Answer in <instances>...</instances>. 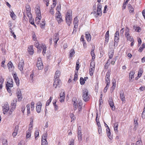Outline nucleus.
<instances>
[{
    "instance_id": "1",
    "label": "nucleus",
    "mask_w": 145,
    "mask_h": 145,
    "mask_svg": "<svg viewBox=\"0 0 145 145\" xmlns=\"http://www.w3.org/2000/svg\"><path fill=\"white\" fill-rule=\"evenodd\" d=\"M82 97L85 101H88L90 99V95L89 94L88 90L84 89L82 91Z\"/></svg>"
},
{
    "instance_id": "2",
    "label": "nucleus",
    "mask_w": 145,
    "mask_h": 145,
    "mask_svg": "<svg viewBox=\"0 0 145 145\" xmlns=\"http://www.w3.org/2000/svg\"><path fill=\"white\" fill-rule=\"evenodd\" d=\"M66 20L68 25L69 26L72 21V13L71 10H68L66 15Z\"/></svg>"
},
{
    "instance_id": "3",
    "label": "nucleus",
    "mask_w": 145,
    "mask_h": 145,
    "mask_svg": "<svg viewBox=\"0 0 145 145\" xmlns=\"http://www.w3.org/2000/svg\"><path fill=\"white\" fill-rule=\"evenodd\" d=\"M72 100L73 102V104L74 106V110H75L77 109L78 106L79 105L80 102H82V101L79 100H77L76 98H73Z\"/></svg>"
},
{
    "instance_id": "4",
    "label": "nucleus",
    "mask_w": 145,
    "mask_h": 145,
    "mask_svg": "<svg viewBox=\"0 0 145 145\" xmlns=\"http://www.w3.org/2000/svg\"><path fill=\"white\" fill-rule=\"evenodd\" d=\"M47 135L45 133L43 135L41 139V145H48V143L46 140Z\"/></svg>"
},
{
    "instance_id": "5",
    "label": "nucleus",
    "mask_w": 145,
    "mask_h": 145,
    "mask_svg": "<svg viewBox=\"0 0 145 145\" xmlns=\"http://www.w3.org/2000/svg\"><path fill=\"white\" fill-rule=\"evenodd\" d=\"M13 82L10 80V82H7L6 84V88L8 92H10L11 91L10 88L13 86Z\"/></svg>"
},
{
    "instance_id": "6",
    "label": "nucleus",
    "mask_w": 145,
    "mask_h": 145,
    "mask_svg": "<svg viewBox=\"0 0 145 145\" xmlns=\"http://www.w3.org/2000/svg\"><path fill=\"white\" fill-rule=\"evenodd\" d=\"M110 71L108 70V72L106 73L105 77V81L106 83L107 86H108L110 84Z\"/></svg>"
},
{
    "instance_id": "7",
    "label": "nucleus",
    "mask_w": 145,
    "mask_h": 145,
    "mask_svg": "<svg viewBox=\"0 0 145 145\" xmlns=\"http://www.w3.org/2000/svg\"><path fill=\"white\" fill-rule=\"evenodd\" d=\"M9 109V107L8 103H6L4 104L3 106V112L4 114H6V113L8 111Z\"/></svg>"
},
{
    "instance_id": "8",
    "label": "nucleus",
    "mask_w": 145,
    "mask_h": 145,
    "mask_svg": "<svg viewBox=\"0 0 145 145\" xmlns=\"http://www.w3.org/2000/svg\"><path fill=\"white\" fill-rule=\"evenodd\" d=\"M60 82L61 81L59 80V79H56V80L54 79L53 87L55 88H59L60 87Z\"/></svg>"
},
{
    "instance_id": "9",
    "label": "nucleus",
    "mask_w": 145,
    "mask_h": 145,
    "mask_svg": "<svg viewBox=\"0 0 145 145\" xmlns=\"http://www.w3.org/2000/svg\"><path fill=\"white\" fill-rule=\"evenodd\" d=\"M42 106V104L40 102H38L36 104V110L37 113H39L41 112Z\"/></svg>"
},
{
    "instance_id": "10",
    "label": "nucleus",
    "mask_w": 145,
    "mask_h": 145,
    "mask_svg": "<svg viewBox=\"0 0 145 145\" xmlns=\"http://www.w3.org/2000/svg\"><path fill=\"white\" fill-rule=\"evenodd\" d=\"M35 12L37 14V17L36 18V21L37 18L39 20H40L41 18V12L39 8H37L35 10Z\"/></svg>"
},
{
    "instance_id": "11",
    "label": "nucleus",
    "mask_w": 145,
    "mask_h": 145,
    "mask_svg": "<svg viewBox=\"0 0 145 145\" xmlns=\"http://www.w3.org/2000/svg\"><path fill=\"white\" fill-rule=\"evenodd\" d=\"M101 8V3H99L97 5V15L99 16H101L102 15Z\"/></svg>"
},
{
    "instance_id": "12",
    "label": "nucleus",
    "mask_w": 145,
    "mask_h": 145,
    "mask_svg": "<svg viewBox=\"0 0 145 145\" xmlns=\"http://www.w3.org/2000/svg\"><path fill=\"white\" fill-rule=\"evenodd\" d=\"M95 70V64H90L89 69V74L91 76L93 75Z\"/></svg>"
},
{
    "instance_id": "13",
    "label": "nucleus",
    "mask_w": 145,
    "mask_h": 145,
    "mask_svg": "<svg viewBox=\"0 0 145 145\" xmlns=\"http://www.w3.org/2000/svg\"><path fill=\"white\" fill-rule=\"evenodd\" d=\"M108 103L112 110L113 111L114 110H115V107L114 105V103L111 98H109L108 100Z\"/></svg>"
},
{
    "instance_id": "14",
    "label": "nucleus",
    "mask_w": 145,
    "mask_h": 145,
    "mask_svg": "<svg viewBox=\"0 0 145 145\" xmlns=\"http://www.w3.org/2000/svg\"><path fill=\"white\" fill-rule=\"evenodd\" d=\"M13 76L14 80L15 81L17 86L19 85V80L16 73H13Z\"/></svg>"
},
{
    "instance_id": "15",
    "label": "nucleus",
    "mask_w": 145,
    "mask_h": 145,
    "mask_svg": "<svg viewBox=\"0 0 145 145\" xmlns=\"http://www.w3.org/2000/svg\"><path fill=\"white\" fill-rule=\"evenodd\" d=\"M59 40V34L58 33H55L53 36V40L55 43V45L57 44V42Z\"/></svg>"
},
{
    "instance_id": "16",
    "label": "nucleus",
    "mask_w": 145,
    "mask_h": 145,
    "mask_svg": "<svg viewBox=\"0 0 145 145\" xmlns=\"http://www.w3.org/2000/svg\"><path fill=\"white\" fill-rule=\"evenodd\" d=\"M78 140L79 141H81L82 139V134L80 128H78Z\"/></svg>"
},
{
    "instance_id": "17",
    "label": "nucleus",
    "mask_w": 145,
    "mask_h": 145,
    "mask_svg": "<svg viewBox=\"0 0 145 145\" xmlns=\"http://www.w3.org/2000/svg\"><path fill=\"white\" fill-rule=\"evenodd\" d=\"M119 33L118 31H117L115 33L114 41L115 42H118L119 39Z\"/></svg>"
},
{
    "instance_id": "18",
    "label": "nucleus",
    "mask_w": 145,
    "mask_h": 145,
    "mask_svg": "<svg viewBox=\"0 0 145 145\" xmlns=\"http://www.w3.org/2000/svg\"><path fill=\"white\" fill-rule=\"evenodd\" d=\"M135 74V72L134 71H132L130 72L129 74V80L130 82H132V79L134 78V75Z\"/></svg>"
},
{
    "instance_id": "19",
    "label": "nucleus",
    "mask_w": 145,
    "mask_h": 145,
    "mask_svg": "<svg viewBox=\"0 0 145 145\" xmlns=\"http://www.w3.org/2000/svg\"><path fill=\"white\" fill-rule=\"evenodd\" d=\"M60 75V72L58 70L56 71L55 74L54 79H55V80L59 79V77Z\"/></svg>"
},
{
    "instance_id": "20",
    "label": "nucleus",
    "mask_w": 145,
    "mask_h": 145,
    "mask_svg": "<svg viewBox=\"0 0 145 145\" xmlns=\"http://www.w3.org/2000/svg\"><path fill=\"white\" fill-rule=\"evenodd\" d=\"M28 51L30 55H32L33 54L34 50L32 45H31L28 47Z\"/></svg>"
},
{
    "instance_id": "21",
    "label": "nucleus",
    "mask_w": 145,
    "mask_h": 145,
    "mask_svg": "<svg viewBox=\"0 0 145 145\" xmlns=\"http://www.w3.org/2000/svg\"><path fill=\"white\" fill-rule=\"evenodd\" d=\"M114 55V50L112 49H110L109 50L108 53V56L109 59L112 58Z\"/></svg>"
},
{
    "instance_id": "22",
    "label": "nucleus",
    "mask_w": 145,
    "mask_h": 145,
    "mask_svg": "<svg viewBox=\"0 0 145 145\" xmlns=\"http://www.w3.org/2000/svg\"><path fill=\"white\" fill-rule=\"evenodd\" d=\"M17 95L19 101L21 100L22 99V94L20 90H18L17 92Z\"/></svg>"
},
{
    "instance_id": "23",
    "label": "nucleus",
    "mask_w": 145,
    "mask_h": 145,
    "mask_svg": "<svg viewBox=\"0 0 145 145\" xmlns=\"http://www.w3.org/2000/svg\"><path fill=\"white\" fill-rule=\"evenodd\" d=\"M85 36L86 39L88 42L90 41L91 39V36L89 32H87L85 33Z\"/></svg>"
},
{
    "instance_id": "24",
    "label": "nucleus",
    "mask_w": 145,
    "mask_h": 145,
    "mask_svg": "<svg viewBox=\"0 0 145 145\" xmlns=\"http://www.w3.org/2000/svg\"><path fill=\"white\" fill-rule=\"evenodd\" d=\"M78 20L77 17H76L74 19V27L77 28L78 27Z\"/></svg>"
},
{
    "instance_id": "25",
    "label": "nucleus",
    "mask_w": 145,
    "mask_h": 145,
    "mask_svg": "<svg viewBox=\"0 0 145 145\" xmlns=\"http://www.w3.org/2000/svg\"><path fill=\"white\" fill-rule=\"evenodd\" d=\"M120 98L122 101L123 102L124 101H125V98L123 92V91H120Z\"/></svg>"
},
{
    "instance_id": "26",
    "label": "nucleus",
    "mask_w": 145,
    "mask_h": 145,
    "mask_svg": "<svg viewBox=\"0 0 145 145\" xmlns=\"http://www.w3.org/2000/svg\"><path fill=\"white\" fill-rule=\"evenodd\" d=\"M17 102V99H14L12 101L11 103V105L12 106H13V108L15 109V106L16 105V102Z\"/></svg>"
},
{
    "instance_id": "27",
    "label": "nucleus",
    "mask_w": 145,
    "mask_h": 145,
    "mask_svg": "<svg viewBox=\"0 0 145 145\" xmlns=\"http://www.w3.org/2000/svg\"><path fill=\"white\" fill-rule=\"evenodd\" d=\"M125 35L126 38L130 35L129 34V29L127 27H126L125 32Z\"/></svg>"
},
{
    "instance_id": "28",
    "label": "nucleus",
    "mask_w": 145,
    "mask_h": 145,
    "mask_svg": "<svg viewBox=\"0 0 145 145\" xmlns=\"http://www.w3.org/2000/svg\"><path fill=\"white\" fill-rule=\"evenodd\" d=\"M42 54L44 55L46 54V46L45 44H42Z\"/></svg>"
},
{
    "instance_id": "29",
    "label": "nucleus",
    "mask_w": 145,
    "mask_h": 145,
    "mask_svg": "<svg viewBox=\"0 0 145 145\" xmlns=\"http://www.w3.org/2000/svg\"><path fill=\"white\" fill-rule=\"evenodd\" d=\"M8 67L10 71H12L14 69L13 64H7Z\"/></svg>"
},
{
    "instance_id": "30",
    "label": "nucleus",
    "mask_w": 145,
    "mask_h": 145,
    "mask_svg": "<svg viewBox=\"0 0 145 145\" xmlns=\"http://www.w3.org/2000/svg\"><path fill=\"white\" fill-rule=\"evenodd\" d=\"M128 7L130 13H133L134 12V10L132 6L130 4H129L128 5Z\"/></svg>"
},
{
    "instance_id": "31",
    "label": "nucleus",
    "mask_w": 145,
    "mask_h": 145,
    "mask_svg": "<svg viewBox=\"0 0 145 145\" xmlns=\"http://www.w3.org/2000/svg\"><path fill=\"white\" fill-rule=\"evenodd\" d=\"M69 57H72L75 53L74 50L73 49H71L70 51Z\"/></svg>"
},
{
    "instance_id": "32",
    "label": "nucleus",
    "mask_w": 145,
    "mask_h": 145,
    "mask_svg": "<svg viewBox=\"0 0 145 145\" xmlns=\"http://www.w3.org/2000/svg\"><path fill=\"white\" fill-rule=\"evenodd\" d=\"M4 81V79L2 77L0 78V92L3 87V84Z\"/></svg>"
},
{
    "instance_id": "33",
    "label": "nucleus",
    "mask_w": 145,
    "mask_h": 145,
    "mask_svg": "<svg viewBox=\"0 0 145 145\" xmlns=\"http://www.w3.org/2000/svg\"><path fill=\"white\" fill-rule=\"evenodd\" d=\"M106 132L108 137L110 139H111L112 138V137L110 135L111 133L109 127L106 129Z\"/></svg>"
},
{
    "instance_id": "34",
    "label": "nucleus",
    "mask_w": 145,
    "mask_h": 145,
    "mask_svg": "<svg viewBox=\"0 0 145 145\" xmlns=\"http://www.w3.org/2000/svg\"><path fill=\"white\" fill-rule=\"evenodd\" d=\"M31 131H29V130L27 131L26 132V137L27 138H29L31 136Z\"/></svg>"
},
{
    "instance_id": "35",
    "label": "nucleus",
    "mask_w": 145,
    "mask_h": 145,
    "mask_svg": "<svg viewBox=\"0 0 145 145\" xmlns=\"http://www.w3.org/2000/svg\"><path fill=\"white\" fill-rule=\"evenodd\" d=\"M18 67L19 69L21 71H22L24 68H24V64H18Z\"/></svg>"
},
{
    "instance_id": "36",
    "label": "nucleus",
    "mask_w": 145,
    "mask_h": 145,
    "mask_svg": "<svg viewBox=\"0 0 145 145\" xmlns=\"http://www.w3.org/2000/svg\"><path fill=\"white\" fill-rule=\"evenodd\" d=\"M27 109V114L28 115L30 114L31 112L30 111V105L29 104H27L26 106Z\"/></svg>"
},
{
    "instance_id": "37",
    "label": "nucleus",
    "mask_w": 145,
    "mask_h": 145,
    "mask_svg": "<svg viewBox=\"0 0 145 145\" xmlns=\"http://www.w3.org/2000/svg\"><path fill=\"white\" fill-rule=\"evenodd\" d=\"M143 72V71L142 69H140L138 71L137 77L138 78H140Z\"/></svg>"
},
{
    "instance_id": "38",
    "label": "nucleus",
    "mask_w": 145,
    "mask_h": 145,
    "mask_svg": "<svg viewBox=\"0 0 145 145\" xmlns=\"http://www.w3.org/2000/svg\"><path fill=\"white\" fill-rule=\"evenodd\" d=\"M112 86L111 88V89L112 90H114L116 86V81L115 80H112Z\"/></svg>"
},
{
    "instance_id": "39",
    "label": "nucleus",
    "mask_w": 145,
    "mask_h": 145,
    "mask_svg": "<svg viewBox=\"0 0 145 145\" xmlns=\"http://www.w3.org/2000/svg\"><path fill=\"white\" fill-rule=\"evenodd\" d=\"M78 71H75V74L74 76V78L73 79V80L76 82L77 80L78 79Z\"/></svg>"
},
{
    "instance_id": "40",
    "label": "nucleus",
    "mask_w": 145,
    "mask_h": 145,
    "mask_svg": "<svg viewBox=\"0 0 145 145\" xmlns=\"http://www.w3.org/2000/svg\"><path fill=\"white\" fill-rule=\"evenodd\" d=\"M118 125L117 123H114V130L116 132H117L118 131Z\"/></svg>"
},
{
    "instance_id": "41",
    "label": "nucleus",
    "mask_w": 145,
    "mask_h": 145,
    "mask_svg": "<svg viewBox=\"0 0 145 145\" xmlns=\"http://www.w3.org/2000/svg\"><path fill=\"white\" fill-rule=\"evenodd\" d=\"M36 65L39 70H40L43 69V64H36Z\"/></svg>"
},
{
    "instance_id": "42",
    "label": "nucleus",
    "mask_w": 145,
    "mask_h": 145,
    "mask_svg": "<svg viewBox=\"0 0 145 145\" xmlns=\"http://www.w3.org/2000/svg\"><path fill=\"white\" fill-rule=\"evenodd\" d=\"M11 17L13 20H15L16 18V16L15 14L14 13L13 11L11 12L10 14Z\"/></svg>"
},
{
    "instance_id": "43",
    "label": "nucleus",
    "mask_w": 145,
    "mask_h": 145,
    "mask_svg": "<svg viewBox=\"0 0 145 145\" xmlns=\"http://www.w3.org/2000/svg\"><path fill=\"white\" fill-rule=\"evenodd\" d=\"M133 28L135 29V31L136 32H139L140 31L141 28L140 27L134 26Z\"/></svg>"
},
{
    "instance_id": "44",
    "label": "nucleus",
    "mask_w": 145,
    "mask_h": 145,
    "mask_svg": "<svg viewBox=\"0 0 145 145\" xmlns=\"http://www.w3.org/2000/svg\"><path fill=\"white\" fill-rule=\"evenodd\" d=\"M33 123L30 122L29 125V129L28 130H29V131H31L33 129Z\"/></svg>"
},
{
    "instance_id": "45",
    "label": "nucleus",
    "mask_w": 145,
    "mask_h": 145,
    "mask_svg": "<svg viewBox=\"0 0 145 145\" xmlns=\"http://www.w3.org/2000/svg\"><path fill=\"white\" fill-rule=\"evenodd\" d=\"M52 99H53V98L52 97H50L49 99L46 102V106H48L50 104V103H51Z\"/></svg>"
},
{
    "instance_id": "46",
    "label": "nucleus",
    "mask_w": 145,
    "mask_h": 145,
    "mask_svg": "<svg viewBox=\"0 0 145 145\" xmlns=\"http://www.w3.org/2000/svg\"><path fill=\"white\" fill-rule=\"evenodd\" d=\"M78 111L79 112L80 111L82 108V102H80L79 103V105L78 106Z\"/></svg>"
},
{
    "instance_id": "47",
    "label": "nucleus",
    "mask_w": 145,
    "mask_h": 145,
    "mask_svg": "<svg viewBox=\"0 0 145 145\" xmlns=\"http://www.w3.org/2000/svg\"><path fill=\"white\" fill-rule=\"evenodd\" d=\"M56 18H62L61 14L60 12H57L56 13Z\"/></svg>"
},
{
    "instance_id": "48",
    "label": "nucleus",
    "mask_w": 145,
    "mask_h": 145,
    "mask_svg": "<svg viewBox=\"0 0 145 145\" xmlns=\"http://www.w3.org/2000/svg\"><path fill=\"white\" fill-rule=\"evenodd\" d=\"M39 131L37 130L35 131V137L36 140V138L39 136Z\"/></svg>"
},
{
    "instance_id": "49",
    "label": "nucleus",
    "mask_w": 145,
    "mask_h": 145,
    "mask_svg": "<svg viewBox=\"0 0 145 145\" xmlns=\"http://www.w3.org/2000/svg\"><path fill=\"white\" fill-rule=\"evenodd\" d=\"M31 111H33L34 110V103L33 102H32L31 103Z\"/></svg>"
},
{
    "instance_id": "50",
    "label": "nucleus",
    "mask_w": 145,
    "mask_h": 145,
    "mask_svg": "<svg viewBox=\"0 0 145 145\" xmlns=\"http://www.w3.org/2000/svg\"><path fill=\"white\" fill-rule=\"evenodd\" d=\"M35 45L37 48H39V47L41 46L40 44L39 43L38 41H36L35 42Z\"/></svg>"
},
{
    "instance_id": "51",
    "label": "nucleus",
    "mask_w": 145,
    "mask_h": 145,
    "mask_svg": "<svg viewBox=\"0 0 145 145\" xmlns=\"http://www.w3.org/2000/svg\"><path fill=\"white\" fill-rule=\"evenodd\" d=\"M80 82L81 85H83L85 83V80L82 77H81L80 79Z\"/></svg>"
},
{
    "instance_id": "52",
    "label": "nucleus",
    "mask_w": 145,
    "mask_h": 145,
    "mask_svg": "<svg viewBox=\"0 0 145 145\" xmlns=\"http://www.w3.org/2000/svg\"><path fill=\"white\" fill-rule=\"evenodd\" d=\"M126 38L127 40H129L131 41H133V40H134L133 37L131 36H130V35L129 36V37H127Z\"/></svg>"
},
{
    "instance_id": "53",
    "label": "nucleus",
    "mask_w": 145,
    "mask_h": 145,
    "mask_svg": "<svg viewBox=\"0 0 145 145\" xmlns=\"http://www.w3.org/2000/svg\"><path fill=\"white\" fill-rule=\"evenodd\" d=\"M27 11H31V7L29 5L27 4L25 7Z\"/></svg>"
},
{
    "instance_id": "54",
    "label": "nucleus",
    "mask_w": 145,
    "mask_h": 145,
    "mask_svg": "<svg viewBox=\"0 0 145 145\" xmlns=\"http://www.w3.org/2000/svg\"><path fill=\"white\" fill-rule=\"evenodd\" d=\"M91 55L92 57V59H94L95 58V55L94 52H91Z\"/></svg>"
},
{
    "instance_id": "55",
    "label": "nucleus",
    "mask_w": 145,
    "mask_h": 145,
    "mask_svg": "<svg viewBox=\"0 0 145 145\" xmlns=\"http://www.w3.org/2000/svg\"><path fill=\"white\" fill-rule=\"evenodd\" d=\"M27 14L29 18H32V15L30 11H27Z\"/></svg>"
},
{
    "instance_id": "56",
    "label": "nucleus",
    "mask_w": 145,
    "mask_h": 145,
    "mask_svg": "<svg viewBox=\"0 0 145 145\" xmlns=\"http://www.w3.org/2000/svg\"><path fill=\"white\" fill-rule=\"evenodd\" d=\"M56 10L57 11V12H60L61 10V5L60 4L59 5H57Z\"/></svg>"
},
{
    "instance_id": "57",
    "label": "nucleus",
    "mask_w": 145,
    "mask_h": 145,
    "mask_svg": "<svg viewBox=\"0 0 145 145\" xmlns=\"http://www.w3.org/2000/svg\"><path fill=\"white\" fill-rule=\"evenodd\" d=\"M42 23H43V24H40V27L41 28H44L45 25V21L44 20H43L42 21Z\"/></svg>"
},
{
    "instance_id": "58",
    "label": "nucleus",
    "mask_w": 145,
    "mask_h": 145,
    "mask_svg": "<svg viewBox=\"0 0 145 145\" xmlns=\"http://www.w3.org/2000/svg\"><path fill=\"white\" fill-rule=\"evenodd\" d=\"M98 132L99 134H100L101 136L102 129L101 127L99 126V127H98Z\"/></svg>"
},
{
    "instance_id": "59",
    "label": "nucleus",
    "mask_w": 145,
    "mask_h": 145,
    "mask_svg": "<svg viewBox=\"0 0 145 145\" xmlns=\"http://www.w3.org/2000/svg\"><path fill=\"white\" fill-rule=\"evenodd\" d=\"M34 76V74L33 72L32 73L30 74V79H31L32 82L34 80L33 79Z\"/></svg>"
},
{
    "instance_id": "60",
    "label": "nucleus",
    "mask_w": 145,
    "mask_h": 145,
    "mask_svg": "<svg viewBox=\"0 0 145 145\" xmlns=\"http://www.w3.org/2000/svg\"><path fill=\"white\" fill-rule=\"evenodd\" d=\"M56 20H57V22H58L59 24L61 22L63 21L62 19V18H56Z\"/></svg>"
},
{
    "instance_id": "61",
    "label": "nucleus",
    "mask_w": 145,
    "mask_h": 145,
    "mask_svg": "<svg viewBox=\"0 0 145 145\" xmlns=\"http://www.w3.org/2000/svg\"><path fill=\"white\" fill-rule=\"evenodd\" d=\"M37 63H42L41 59L40 58H38L37 61Z\"/></svg>"
},
{
    "instance_id": "62",
    "label": "nucleus",
    "mask_w": 145,
    "mask_h": 145,
    "mask_svg": "<svg viewBox=\"0 0 145 145\" xmlns=\"http://www.w3.org/2000/svg\"><path fill=\"white\" fill-rule=\"evenodd\" d=\"M109 35H105V41L107 42H108L109 39Z\"/></svg>"
},
{
    "instance_id": "63",
    "label": "nucleus",
    "mask_w": 145,
    "mask_h": 145,
    "mask_svg": "<svg viewBox=\"0 0 145 145\" xmlns=\"http://www.w3.org/2000/svg\"><path fill=\"white\" fill-rule=\"evenodd\" d=\"M7 140L4 139L3 141V145H7Z\"/></svg>"
},
{
    "instance_id": "64",
    "label": "nucleus",
    "mask_w": 145,
    "mask_h": 145,
    "mask_svg": "<svg viewBox=\"0 0 145 145\" xmlns=\"http://www.w3.org/2000/svg\"><path fill=\"white\" fill-rule=\"evenodd\" d=\"M70 117L71 119L72 120H74L75 119V117L74 116V114L72 113L70 114Z\"/></svg>"
}]
</instances>
